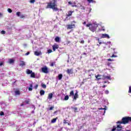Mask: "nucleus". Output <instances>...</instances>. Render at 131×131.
Instances as JSON below:
<instances>
[{
    "label": "nucleus",
    "mask_w": 131,
    "mask_h": 131,
    "mask_svg": "<svg viewBox=\"0 0 131 131\" xmlns=\"http://www.w3.org/2000/svg\"><path fill=\"white\" fill-rule=\"evenodd\" d=\"M52 9L54 11H58V8L56 7V0H53L50 3H48L47 8Z\"/></svg>",
    "instance_id": "1"
},
{
    "label": "nucleus",
    "mask_w": 131,
    "mask_h": 131,
    "mask_svg": "<svg viewBox=\"0 0 131 131\" xmlns=\"http://www.w3.org/2000/svg\"><path fill=\"white\" fill-rule=\"evenodd\" d=\"M129 121H131V117H124L122 119V121H118L117 123H123V124H126V123H128Z\"/></svg>",
    "instance_id": "2"
},
{
    "label": "nucleus",
    "mask_w": 131,
    "mask_h": 131,
    "mask_svg": "<svg viewBox=\"0 0 131 131\" xmlns=\"http://www.w3.org/2000/svg\"><path fill=\"white\" fill-rule=\"evenodd\" d=\"M98 26H99V24H97L96 21H95L93 23L91 24L90 30H91V31H92V32H95V31L97 30Z\"/></svg>",
    "instance_id": "3"
},
{
    "label": "nucleus",
    "mask_w": 131,
    "mask_h": 131,
    "mask_svg": "<svg viewBox=\"0 0 131 131\" xmlns=\"http://www.w3.org/2000/svg\"><path fill=\"white\" fill-rule=\"evenodd\" d=\"M41 72L43 73L48 74L49 73V69L47 66H45L41 68Z\"/></svg>",
    "instance_id": "4"
},
{
    "label": "nucleus",
    "mask_w": 131,
    "mask_h": 131,
    "mask_svg": "<svg viewBox=\"0 0 131 131\" xmlns=\"http://www.w3.org/2000/svg\"><path fill=\"white\" fill-rule=\"evenodd\" d=\"M101 38H110V36L107 34H102L100 35Z\"/></svg>",
    "instance_id": "5"
},
{
    "label": "nucleus",
    "mask_w": 131,
    "mask_h": 131,
    "mask_svg": "<svg viewBox=\"0 0 131 131\" xmlns=\"http://www.w3.org/2000/svg\"><path fill=\"white\" fill-rule=\"evenodd\" d=\"M27 74H31V77H33V73L29 69H27Z\"/></svg>",
    "instance_id": "6"
},
{
    "label": "nucleus",
    "mask_w": 131,
    "mask_h": 131,
    "mask_svg": "<svg viewBox=\"0 0 131 131\" xmlns=\"http://www.w3.org/2000/svg\"><path fill=\"white\" fill-rule=\"evenodd\" d=\"M75 27V25L74 24L67 25L68 29H72V28H74Z\"/></svg>",
    "instance_id": "7"
},
{
    "label": "nucleus",
    "mask_w": 131,
    "mask_h": 131,
    "mask_svg": "<svg viewBox=\"0 0 131 131\" xmlns=\"http://www.w3.org/2000/svg\"><path fill=\"white\" fill-rule=\"evenodd\" d=\"M52 49H53V51H56V50H57V49H59V46L57 44H54L52 46Z\"/></svg>",
    "instance_id": "8"
},
{
    "label": "nucleus",
    "mask_w": 131,
    "mask_h": 131,
    "mask_svg": "<svg viewBox=\"0 0 131 131\" xmlns=\"http://www.w3.org/2000/svg\"><path fill=\"white\" fill-rule=\"evenodd\" d=\"M39 77H40V75L39 74L33 73V78H39Z\"/></svg>",
    "instance_id": "9"
},
{
    "label": "nucleus",
    "mask_w": 131,
    "mask_h": 131,
    "mask_svg": "<svg viewBox=\"0 0 131 131\" xmlns=\"http://www.w3.org/2000/svg\"><path fill=\"white\" fill-rule=\"evenodd\" d=\"M76 99H78V94L76 92L73 96V100L76 101Z\"/></svg>",
    "instance_id": "10"
},
{
    "label": "nucleus",
    "mask_w": 131,
    "mask_h": 131,
    "mask_svg": "<svg viewBox=\"0 0 131 131\" xmlns=\"http://www.w3.org/2000/svg\"><path fill=\"white\" fill-rule=\"evenodd\" d=\"M67 73H68V74H72V73H73V69H68L67 70Z\"/></svg>",
    "instance_id": "11"
},
{
    "label": "nucleus",
    "mask_w": 131,
    "mask_h": 131,
    "mask_svg": "<svg viewBox=\"0 0 131 131\" xmlns=\"http://www.w3.org/2000/svg\"><path fill=\"white\" fill-rule=\"evenodd\" d=\"M30 102H31V100H30V99H27L24 101L25 104H30Z\"/></svg>",
    "instance_id": "12"
},
{
    "label": "nucleus",
    "mask_w": 131,
    "mask_h": 131,
    "mask_svg": "<svg viewBox=\"0 0 131 131\" xmlns=\"http://www.w3.org/2000/svg\"><path fill=\"white\" fill-rule=\"evenodd\" d=\"M34 54L35 55V56H40V55H41V52H40V51H35L34 52Z\"/></svg>",
    "instance_id": "13"
},
{
    "label": "nucleus",
    "mask_w": 131,
    "mask_h": 131,
    "mask_svg": "<svg viewBox=\"0 0 131 131\" xmlns=\"http://www.w3.org/2000/svg\"><path fill=\"white\" fill-rule=\"evenodd\" d=\"M26 64H25V62H24V61H20V63L19 64V66H20L21 67H23V66H25Z\"/></svg>",
    "instance_id": "14"
},
{
    "label": "nucleus",
    "mask_w": 131,
    "mask_h": 131,
    "mask_svg": "<svg viewBox=\"0 0 131 131\" xmlns=\"http://www.w3.org/2000/svg\"><path fill=\"white\" fill-rule=\"evenodd\" d=\"M121 128H122V126L119 125L117 126V131H120L121 130Z\"/></svg>",
    "instance_id": "15"
},
{
    "label": "nucleus",
    "mask_w": 131,
    "mask_h": 131,
    "mask_svg": "<svg viewBox=\"0 0 131 131\" xmlns=\"http://www.w3.org/2000/svg\"><path fill=\"white\" fill-rule=\"evenodd\" d=\"M53 93H50L48 95V99H49V100H52L53 98Z\"/></svg>",
    "instance_id": "16"
},
{
    "label": "nucleus",
    "mask_w": 131,
    "mask_h": 131,
    "mask_svg": "<svg viewBox=\"0 0 131 131\" xmlns=\"http://www.w3.org/2000/svg\"><path fill=\"white\" fill-rule=\"evenodd\" d=\"M74 11H70L68 12V14H67L68 17H70V16H72V13L74 12Z\"/></svg>",
    "instance_id": "17"
},
{
    "label": "nucleus",
    "mask_w": 131,
    "mask_h": 131,
    "mask_svg": "<svg viewBox=\"0 0 131 131\" xmlns=\"http://www.w3.org/2000/svg\"><path fill=\"white\" fill-rule=\"evenodd\" d=\"M87 2H88V3H89V4H91V3L96 4V1H95L94 0H87Z\"/></svg>",
    "instance_id": "18"
},
{
    "label": "nucleus",
    "mask_w": 131,
    "mask_h": 131,
    "mask_svg": "<svg viewBox=\"0 0 131 131\" xmlns=\"http://www.w3.org/2000/svg\"><path fill=\"white\" fill-rule=\"evenodd\" d=\"M95 77L96 78V79H97V80H100L101 79V75H98L97 76H95Z\"/></svg>",
    "instance_id": "19"
},
{
    "label": "nucleus",
    "mask_w": 131,
    "mask_h": 131,
    "mask_svg": "<svg viewBox=\"0 0 131 131\" xmlns=\"http://www.w3.org/2000/svg\"><path fill=\"white\" fill-rule=\"evenodd\" d=\"M41 86L43 89H47V85L43 83L41 84Z\"/></svg>",
    "instance_id": "20"
},
{
    "label": "nucleus",
    "mask_w": 131,
    "mask_h": 131,
    "mask_svg": "<svg viewBox=\"0 0 131 131\" xmlns=\"http://www.w3.org/2000/svg\"><path fill=\"white\" fill-rule=\"evenodd\" d=\"M40 96H43V95H45V91L40 90Z\"/></svg>",
    "instance_id": "21"
},
{
    "label": "nucleus",
    "mask_w": 131,
    "mask_h": 131,
    "mask_svg": "<svg viewBox=\"0 0 131 131\" xmlns=\"http://www.w3.org/2000/svg\"><path fill=\"white\" fill-rule=\"evenodd\" d=\"M55 40L56 41V42H59V41H60V37H56L55 38Z\"/></svg>",
    "instance_id": "22"
},
{
    "label": "nucleus",
    "mask_w": 131,
    "mask_h": 131,
    "mask_svg": "<svg viewBox=\"0 0 131 131\" xmlns=\"http://www.w3.org/2000/svg\"><path fill=\"white\" fill-rule=\"evenodd\" d=\"M98 110H103L104 113H106V108H98Z\"/></svg>",
    "instance_id": "23"
},
{
    "label": "nucleus",
    "mask_w": 131,
    "mask_h": 131,
    "mask_svg": "<svg viewBox=\"0 0 131 131\" xmlns=\"http://www.w3.org/2000/svg\"><path fill=\"white\" fill-rule=\"evenodd\" d=\"M57 121V118H54L51 120V123H55Z\"/></svg>",
    "instance_id": "24"
},
{
    "label": "nucleus",
    "mask_w": 131,
    "mask_h": 131,
    "mask_svg": "<svg viewBox=\"0 0 131 131\" xmlns=\"http://www.w3.org/2000/svg\"><path fill=\"white\" fill-rule=\"evenodd\" d=\"M62 77H63V75H62V74L58 75V80H61V79H62Z\"/></svg>",
    "instance_id": "25"
},
{
    "label": "nucleus",
    "mask_w": 131,
    "mask_h": 131,
    "mask_svg": "<svg viewBox=\"0 0 131 131\" xmlns=\"http://www.w3.org/2000/svg\"><path fill=\"white\" fill-rule=\"evenodd\" d=\"M15 94L16 95H19L20 93V91L19 90H17V91H15Z\"/></svg>",
    "instance_id": "26"
},
{
    "label": "nucleus",
    "mask_w": 131,
    "mask_h": 131,
    "mask_svg": "<svg viewBox=\"0 0 131 131\" xmlns=\"http://www.w3.org/2000/svg\"><path fill=\"white\" fill-rule=\"evenodd\" d=\"M9 62L10 64H13V63H14V60L13 59H9Z\"/></svg>",
    "instance_id": "27"
},
{
    "label": "nucleus",
    "mask_w": 131,
    "mask_h": 131,
    "mask_svg": "<svg viewBox=\"0 0 131 131\" xmlns=\"http://www.w3.org/2000/svg\"><path fill=\"white\" fill-rule=\"evenodd\" d=\"M108 79L109 80H111V77L106 76L104 77V79Z\"/></svg>",
    "instance_id": "28"
},
{
    "label": "nucleus",
    "mask_w": 131,
    "mask_h": 131,
    "mask_svg": "<svg viewBox=\"0 0 131 131\" xmlns=\"http://www.w3.org/2000/svg\"><path fill=\"white\" fill-rule=\"evenodd\" d=\"M29 91H32V84L30 85V87L28 88Z\"/></svg>",
    "instance_id": "29"
},
{
    "label": "nucleus",
    "mask_w": 131,
    "mask_h": 131,
    "mask_svg": "<svg viewBox=\"0 0 131 131\" xmlns=\"http://www.w3.org/2000/svg\"><path fill=\"white\" fill-rule=\"evenodd\" d=\"M55 61H54V62H50V66H51V67H53L54 66V65H55Z\"/></svg>",
    "instance_id": "30"
},
{
    "label": "nucleus",
    "mask_w": 131,
    "mask_h": 131,
    "mask_svg": "<svg viewBox=\"0 0 131 131\" xmlns=\"http://www.w3.org/2000/svg\"><path fill=\"white\" fill-rule=\"evenodd\" d=\"M69 96L68 95H67L64 97V101H67V100H69Z\"/></svg>",
    "instance_id": "31"
},
{
    "label": "nucleus",
    "mask_w": 131,
    "mask_h": 131,
    "mask_svg": "<svg viewBox=\"0 0 131 131\" xmlns=\"http://www.w3.org/2000/svg\"><path fill=\"white\" fill-rule=\"evenodd\" d=\"M70 96H74V92L72 91L70 93Z\"/></svg>",
    "instance_id": "32"
},
{
    "label": "nucleus",
    "mask_w": 131,
    "mask_h": 131,
    "mask_svg": "<svg viewBox=\"0 0 131 131\" xmlns=\"http://www.w3.org/2000/svg\"><path fill=\"white\" fill-rule=\"evenodd\" d=\"M91 25H92V24H87V25H86V27H89V29H90Z\"/></svg>",
    "instance_id": "33"
},
{
    "label": "nucleus",
    "mask_w": 131,
    "mask_h": 131,
    "mask_svg": "<svg viewBox=\"0 0 131 131\" xmlns=\"http://www.w3.org/2000/svg\"><path fill=\"white\" fill-rule=\"evenodd\" d=\"M21 14V12H16V15L18 16V17H20V15Z\"/></svg>",
    "instance_id": "34"
},
{
    "label": "nucleus",
    "mask_w": 131,
    "mask_h": 131,
    "mask_svg": "<svg viewBox=\"0 0 131 131\" xmlns=\"http://www.w3.org/2000/svg\"><path fill=\"white\" fill-rule=\"evenodd\" d=\"M52 52H53V50L49 49L48 50V54H51V53H52Z\"/></svg>",
    "instance_id": "35"
},
{
    "label": "nucleus",
    "mask_w": 131,
    "mask_h": 131,
    "mask_svg": "<svg viewBox=\"0 0 131 131\" xmlns=\"http://www.w3.org/2000/svg\"><path fill=\"white\" fill-rule=\"evenodd\" d=\"M104 93H105V94H106V95H108V94H109V91H108V90H105V91H104Z\"/></svg>",
    "instance_id": "36"
},
{
    "label": "nucleus",
    "mask_w": 131,
    "mask_h": 131,
    "mask_svg": "<svg viewBox=\"0 0 131 131\" xmlns=\"http://www.w3.org/2000/svg\"><path fill=\"white\" fill-rule=\"evenodd\" d=\"M0 115H1V116H3L5 115V113L3 112H1L0 113Z\"/></svg>",
    "instance_id": "37"
},
{
    "label": "nucleus",
    "mask_w": 131,
    "mask_h": 131,
    "mask_svg": "<svg viewBox=\"0 0 131 131\" xmlns=\"http://www.w3.org/2000/svg\"><path fill=\"white\" fill-rule=\"evenodd\" d=\"M8 12H9V13H12V9L8 8Z\"/></svg>",
    "instance_id": "38"
},
{
    "label": "nucleus",
    "mask_w": 131,
    "mask_h": 131,
    "mask_svg": "<svg viewBox=\"0 0 131 131\" xmlns=\"http://www.w3.org/2000/svg\"><path fill=\"white\" fill-rule=\"evenodd\" d=\"M81 10H84L85 8L83 6H80Z\"/></svg>",
    "instance_id": "39"
},
{
    "label": "nucleus",
    "mask_w": 131,
    "mask_h": 131,
    "mask_svg": "<svg viewBox=\"0 0 131 131\" xmlns=\"http://www.w3.org/2000/svg\"><path fill=\"white\" fill-rule=\"evenodd\" d=\"M4 65V61L0 62V67L3 66Z\"/></svg>",
    "instance_id": "40"
},
{
    "label": "nucleus",
    "mask_w": 131,
    "mask_h": 131,
    "mask_svg": "<svg viewBox=\"0 0 131 131\" xmlns=\"http://www.w3.org/2000/svg\"><path fill=\"white\" fill-rule=\"evenodd\" d=\"M2 34H6V31L3 30L1 31Z\"/></svg>",
    "instance_id": "41"
},
{
    "label": "nucleus",
    "mask_w": 131,
    "mask_h": 131,
    "mask_svg": "<svg viewBox=\"0 0 131 131\" xmlns=\"http://www.w3.org/2000/svg\"><path fill=\"white\" fill-rule=\"evenodd\" d=\"M73 109L74 110L75 112H76V111H77V107H73Z\"/></svg>",
    "instance_id": "42"
},
{
    "label": "nucleus",
    "mask_w": 131,
    "mask_h": 131,
    "mask_svg": "<svg viewBox=\"0 0 131 131\" xmlns=\"http://www.w3.org/2000/svg\"><path fill=\"white\" fill-rule=\"evenodd\" d=\"M107 61H114V59H112L111 58H109V59H107Z\"/></svg>",
    "instance_id": "43"
},
{
    "label": "nucleus",
    "mask_w": 131,
    "mask_h": 131,
    "mask_svg": "<svg viewBox=\"0 0 131 131\" xmlns=\"http://www.w3.org/2000/svg\"><path fill=\"white\" fill-rule=\"evenodd\" d=\"M20 19H23V18H25V16H24V15H21L20 16Z\"/></svg>",
    "instance_id": "44"
},
{
    "label": "nucleus",
    "mask_w": 131,
    "mask_h": 131,
    "mask_svg": "<svg viewBox=\"0 0 131 131\" xmlns=\"http://www.w3.org/2000/svg\"><path fill=\"white\" fill-rule=\"evenodd\" d=\"M116 57H117V56L115 55L114 54H113L112 56H111V58H116Z\"/></svg>",
    "instance_id": "45"
},
{
    "label": "nucleus",
    "mask_w": 131,
    "mask_h": 131,
    "mask_svg": "<svg viewBox=\"0 0 131 131\" xmlns=\"http://www.w3.org/2000/svg\"><path fill=\"white\" fill-rule=\"evenodd\" d=\"M38 88V84H36L34 87V88L36 90L37 88Z\"/></svg>",
    "instance_id": "46"
},
{
    "label": "nucleus",
    "mask_w": 131,
    "mask_h": 131,
    "mask_svg": "<svg viewBox=\"0 0 131 131\" xmlns=\"http://www.w3.org/2000/svg\"><path fill=\"white\" fill-rule=\"evenodd\" d=\"M128 93L131 94V86L129 87Z\"/></svg>",
    "instance_id": "47"
},
{
    "label": "nucleus",
    "mask_w": 131,
    "mask_h": 131,
    "mask_svg": "<svg viewBox=\"0 0 131 131\" xmlns=\"http://www.w3.org/2000/svg\"><path fill=\"white\" fill-rule=\"evenodd\" d=\"M29 54H30V53L29 52H27L26 54H25V56H28V55H29Z\"/></svg>",
    "instance_id": "48"
},
{
    "label": "nucleus",
    "mask_w": 131,
    "mask_h": 131,
    "mask_svg": "<svg viewBox=\"0 0 131 131\" xmlns=\"http://www.w3.org/2000/svg\"><path fill=\"white\" fill-rule=\"evenodd\" d=\"M63 123H64L65 124H66V123H67V120H63Z\"/></svg>",
    "instance_id": "49"
},
{
    "label": "nucleus",
    "mask_w": 131,
    "mask_h": 131,
    "mask_svg": "<svg viewBox=\"0 0 131 131\" xmlns=\"http://www.w3.org/2000/svg\"><path fill=\"white\" fill-rule=\"evenodd\" d=\"M116 129V128L115 127H113V128L112 129V131H115V130Z\"/></svg>",
    "instance_id": "50"
},
{
    "label": "nucleus",
    "mask_w": 131,
    "mask_h": 131,
    "mask_svg": "<svg viewBox=\"0 0 131 131\" xmlns=\"http://www.w3.org/2000/svg\"><path fill=\"white\" fill-rule=\"evenodd\" d=\"M80 43H84V40H82L80 41Z\"/></svg>",
    "instance_id": "51"
},
{
    "label": "nucleus",
    "mask_w": 131,
    "mask_h": 131,
    "mask_svg": "<svg viewBox=\"0 0 131 131\" xmlns=\"http://www.w3.org/2000/svg\"><path fill=\"white\" fill-rule=\"evenodd\" d=\"M72 7H77V6H76V5H75V4H73L72 5Z\"/></svg>",
    "instance_id": "52"
},
{
    "label": "nucleus",
    "mask_w": 131,
    "mask_h": 131,
    "mask_svg": "<svg viewBox=\"0 0 131 131\" xmlns=\"http://www.w3.org/2000/svg\"><path fill=\"white\" fill-rule=\"evenodd\" d=\"M68 4H69V5H72L73 4L71 2H69Z\"/></svg>",
    "instance_id": "53"
},
{
    "label": "nucleus",
    "mask_w": 131,
    "mask_h": 131,
    "mask_svg": "<svg viewBox=\"0 0 131 131\" xmlns=\"http://www.w3.org/2000/svg\"><path fill=\"white\" fill-rule=\"evenodd\" d=\"M53 108H54V107H50V108H49V110H53Z\"/></svg>",
    "instance_id": "54"
},
{
    "label": "nucleus",
    "mask_w": 131,
    "mask_h": 131,
    "mask_svg": "<svg viewBox=\"0 0 131 131\" xmlns=\"http://www.w3.org/2000/svg\"><path fill=\"white\" fill-rule=\"evenodd\" d=\"M82 24H83V25H85V24H86V21H84V22L82 23Z\"/></svg>",
    "instance_id": "55"
},
{
    "label": "nucleus",
    "mask_w": 131,
    "mask_h": 131,
    "mask_svg": "<svg viewBox=\"0 0 131 131\" xmlns=\"http://www.w3.org/2000/svg\"><path fill=\"white\" fill-rule=\"evenodd\" d=\"M30 3H31L32 4H33V0H31L30 1Z\"/></svg>",
    "instance_id": "56"
},
{
    "label": "nucleus",
    "mask_w": 131,
    "mask_h": 131,
    "mask_svg": "<svg viewBox=\"0 0 131 131\" xmlns=\"http://www.w3.org/2000/svg\"><path fill=\"white\" fill-rule=\"evenodd\" d=\"M1 17H3V14L1 13H0V18H1Z\"/></svg>",
    "instance_id": "57"
},
{
    "label": "nucleus",
    "mask_w": 131,
    "mask_h": 131,
    "mask_svg": "<svg viewBox=\"0 0 131 131\" xmlns=\"http://www.w3.org/2000/svg\"><path fill=\"white\" fill-rule=\"evenodd\" d=\"M73 4V5H76V2H74Z\"/></svg>",
    "instance_id": "58"
},
{
    "label": "nucleus",
    "mask_w": 131,
    "mask_h": 131,
    "mask_svg": "<svg viewBox=\"0 0 131 131\" xmlns=\"http://www.w3.org/2000/svg\"><path fill=\"white\" fill-rule=\"evenodd\" d=\"M20 106H24V104L22 103L21 104H20Z\"/></svg>",
    "instance_id": "59"
},
{
    "label": "nucleus",
    "mask_w": 131,
    "mask_h": 131,
    "mask_svg": "<svg viewBox=\"0 0 131 131\" xmlns=\"http://www.w3.org/2000/svg\"><path fill=\"white\" fill-rule=\"evenodd\" d=\"M103 88H106V85H104L103 86Z\"/></svg>",
    "instance_id": "60"
},
{
    "label": "nucleus",
    "mask_w": 131,
    "mask_h": 131,
    "mask_svg": "<svg viewBox=\"0 0 131 131\" xmlns=\"http://www.w3.org/2000/svg\"><path fill=\"white\" fill-rule=\"evenodd\" d=\"M107 43H111V42H110V41L107 42Z\"/></svg>",
    "instance_id": "61"
},
{
    "label": "nucleus",
    "mask_w": 131,
    "mask_h": 131,
    "mask_svg": "<svg viewBox=\"0 0 131 131\" xmlns=\"http://www.w3.org/2000/svg\"><path fill=\"white\" fill-rule=\"evenodd\" d=\"M83 55H86V53H83Z\"/></svg>",
    "instance_id": "62"
},
{
    "label": "nucleus",
    "mask_w": 131,
    "mask_h": 131,
    "mask_svg": "<svg viewBox=\"0 0 131 131\" xmlns=\"http://www.w3.org/2000/svg\"><path fill=\"white\" fill-rule=\"evenodd\" d=\"M69 125H71V124H70V123H68V124Z\"/></svg>",
    "instance_id": "63"
},
{
    "label": "nucleus",
    "mask_w": 131,
    "mask_h": 131,
    "mask_svg": "<svg viewBox=\"0 0 131 131\" xmlns=\"http://www.w3.org/2000/svg\"><path fill=\"white\" fill-rule=\"evenodd\" d=\"M97 39H98V41L99 40V38H97Z\"/></svg>",
    "instance_id": "64"
}]
</instances>
